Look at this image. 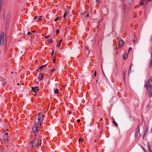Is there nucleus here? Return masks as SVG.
Masks as SVG:
<instances>
[{
  "label": "nucleus",
  "mask_w": 152,
  "mask_h": 152,
  "mask_svg": "<svg viewBox=\"0 0 152 152\" xmlns=\"http://www.w3.org/2000/svg\"><path fill=\"white\" fill-rule=\"evenodd\" d=\"M35 124L40 126L41 124V122L44 116L41 113H38L37 115L35 116Z\"/></svg>",
  "instance_id": "1"
},
{
  "label": "nucleus",
  "mask_w": 152,
  "mask_h": 152,
  "mask_svg": "<svg viewBox=\"0 0 152 152\" xmlns=\"http://www.w3.org/2000/svg\"><path fill=\"white\" fill-rule=\"evenodd\" d=\"M145 86L147 88V89L150 91L152 89V76L148 80V83L145 84Z\"/></svg>",
  "instance_id": "2"
},
{
  "label": "nucleus",
  "mask_w": 152,
  "mask_h": 152,
  "mask_svg": "<svg viewBox=\"0 0 152 152\" xmlns=\"http://www.w3.org/2000/svg\"><path fill=\"white\" fill-rule=\"evenodd\" d=\"M39 126L37 125L34 124L32 128V130L35 134V136H36L38 134Z\"/></svg>",
  "instance_id": "3"
},
{
  "label": "nucleus",
  "mask_w": 152,
  "mask_h": 152,
  "mask_svg": "<svg viewBox=\"0 0 152 152\" xmlns=\"http://www.w3.org/2000/svg\"><path fill=\"white\" fill-rule=\"evenodd\" d=\"M4 41V33L1 32L0 37V45H2Z\"/></svg>",
  "instance_id": "4"
},
{
  "label": "nucleus",
  "mask_w": 152,
  "mask_h": 152,
  "mask_svg": "<svg viewBox=\"0 0 152 152\" xmlns=\"http://www.w3.org/2000/svg\"><path fill=\"white\" fill-rule=\"evenodd\" d=\"M140 128L139 126L137 127L135 131V134L136 137L139 138L141 135V134L140 132Z\"/></svg>",
  "instance_id": "5"
},
{
  "label": "nucleus",
  "mask_w": 152,
  "mask_h": 152,
  "mask_svg": "<svg viewBox=\"0 0 152 152\" xmlns=\"http://www.w3.org/2000/svg\"><path fill=\"white\" fill-rule=\"evenodd\" d=\"M37 143H39V141L37 139H35L33 141L32 144V147H35L37 145Z\"/></svg>",
  "instance_id": "6"
},
{
  "label": "nucleus",
  "mask_w": 152,
  "mask_h": 152,
  "mask_svg": "<svg viewBox=\"0 0 152 152\" xmlns=\"http://www.w3.org/2000/svg\"><path fill=\"white\" fill-rule=\"evenodd\" d=\"M10 138V137L8 136V134L6 133L4 137V140L5 142H7Z\"/></svg>",
  "instance_id": "7"
},
{
  "label": "nucleus",
  "mask_w": 152,
  "mask_h": 152,
  "mask_svg": "<svg viewBox=\"0 0 152 152\" xmlns=\"http://www.w3.org/2000/svg\"><path fill=\"white\" fill-rule=\"evenodd\" d=\"M47 64H45V65H42L41 66L39 67L38 68L37 70V72H42V68L44 67Z\"/></svg>",
  "instance_id": "8"
},
{
  "label": "nucleus",
  "mask_w": 152,
  "mask_h": 152,
  "mask_svg": "<svg viewBox=\"0 0 152 152\" xmlns=\"http://www.w3.org/2000/svg\"><path fill=\"white\" fill-rule=\"evenodd\" d=\"M38 87L37 86H35L34 87H32V91L34 92L35 93H37L38 91Z\"/></svg>",
  "instance_id": "9"
},
{
  "label": "nucleus",
  "mask_w": 152,
  "mask_h": 152,
  "mask_svg": "<svg viewBox=\"0 0 152 152\" xmlns=\"http://www.w3.org/2000/svg\"><path fill=\"white\" fill-rule=\"evenodd\" d=\"M44 76V74L43 73H41L40 74L39 76L37 77L38 80L41 81L42 80V79L43 78Z\"/></svg>",
  "instance_id": "10"
},
{
  "label": "nucleus",
  "mask_w": 152,
  "mask_h": 152,
  "mask_svg": "<svg viewBox=\"0 0 152 152\" xmlns=\"http://www.w3.org/2000/svg\"><path fill=\"white\" fill-rule=\"evenodd\" d=\"M124 41L122 39L120 40L119 42V47L120 48H121L123 45Z\"/></svg>",
  "instance_id": "11"
},
{
  "label": "nucleus",
  "mask_w": 152,
  "mask_h": 152,
  "mask_svg": "<svg viewBox=\"0 0 152 152\" xmlns=\"http://www.w3.org/2000/svg\"><path fill=\"white\" fill-rule=\"evenodd\" d=\"M69 13V11L66 9L65 10V13L63 17L65 18L66 15H68Z\"/></svg>",
  "instance_id": "12"
},
{
  "label": "nucleus",
  "mask_w": 152,
  "mask_h": 152,
  "mask_svg": "<svg viewBox=\"0 0 152 152\" xmlns=\"http://www.w3.org/2000/svg\"><path fill=\"white\" fill-rule=\"evenodd\" d=\"M125 72L126 70H125L124 71V70H123V72L122 73L123 76V80L125 83Z\"/></svg>",
  "instance_id": "13"
},
{
  "label": "nucleus",
  "mask_w": 152,
  "mask_h": 152,
  "mask_svg": "<svg viewBox=\"0 0 152 152\" xmlns=\"http://www.w3.org/2000/svg\"><path fill=\"white\" fill-rule=\"evenodd\" d=\"M148 129L147 127H146L145 128L144 133L143 135V138H144V137L145 136L147 133V132L148 131Z\"/></svg>",
  "instance_id": "14"
},
{
  "label": "nucleus",
  "mask_w": 152,
  "mask_h": 152,
  "mask_svg": "<svg viewBox=\"0 0 152 152\" xmlns=\"http://www.w3.org/2000/svg\"><path fill=\"white\" fill-rule=\"evenodd\" d=\"M83 14L85 17H86L88 16L89 13L88 12H85L83 14Z\"/></svg>",
  "instance_id": "15"
},
{
  "label": "nucleus",
  "mask_w": 152,
  "mask_h": 152,
  "mask_svg": "<svg viewBox=\"0 0 152 152\" xmlns=\"http://www.w3.org/2000/svg\"><path fill=\"white\" fill-rule=\"evenodd\" d=\"M151 66H152V55H151V59L150 61V62L149 65V67H151Z\"/></svg>",
  "instance_id": "16"
},
{
  "label": "nucleus",
  "mask_w": 152,
  "mask_h": 152,
  "mask_svg": "<svg viewBox=\"0 0 152 152\" xmlns=\"http://www.w3.org/2000/svg\"><path fill=\"white\" fill-rule=\"evenodd\" d=\"M133 0H127L128 4H131L133 2Z\"/></svg>",
  "instance_id": "17"
},
{
  "label": "nucleus",
  "mask_w": 152,
  "mask_h": 152,
  "mask_svg": "<svg viewBox=\"0 0 152 152\" xmlns=\"http://www.w3.org/2000/svg\"><path fill=\"white\" fill-rule=\"evenodd\" d=\"M113 123L117 127L118 126V124L115 121L114 119L113 121Z\"/></svg>",
  "instance_id": "18"
},
{
  "label": "nucleus",
  "mask_w": 152,
  "mask_h": 152,
  "mask_svg": "<svg viewBox=\"0 0 152 152\" xmlns=\"http://www.w3.org/2000/svg\"><path fill=\"white\" fill-rule=\"evenodd\" d=\"M127 53H125L123 56V59H126L127 58Z\"/></svg>",
  "instance_id": "19"
},
{
  "label": "nucleus",
  "mask_w": 152,
  "mask_h": 152,
  "mask_svg": "<svg viewBox=\"0 0 152 152\" xmlns=\"http://www.w3.org/2000/svg\"><path fill=\"white\" fill-rule=\"evenodd\" d=\"M132 65V64H131V65L129 68V71H128V73L129 74L131 72V66Z\"/></svg>",
  "instance_id": "20"
},
{
  "label": "nucleus",
  "mask_w": 152,
  "mask_h": 152,
  "mask_svg": "<svg viewBox=\"0 0 152 152\" xmlns=\"http://www.w3.org/2000/svg\"><path fill=\"white\" fill-rule=\"evenodd\" d=\"M96 5H99L100 2L99 0H96Z\"/></svg>",
  "instance_id": "21"
},
{
  "label": "nucleus",
  "mask_w": 152,
  "mask_h": 152,
  "mask_svg": "<svg viewBox=\"0 0 152 152\" xmlns=\"http://www.w3.org/2000/svg\"><path fill=\"white\" fill-rule=\"evenodd\" d=\"M148 150L149 152H152V151L150 148V146L149 144H148Z\"/></svg>",
  "instance_id": "22"
},
{
  "label": "nucleus",
  "mask_w": 152,
  "mask_h": 152,
  "mask_svg": "<svg viewBox=\"0 0 152 152\" xmlns=\"http://www.w3.org/2000/svg\"><path fill=\"white\" fill-rule=\"evenodd\" d=\"M83 140L84 139L83 138H80L79 139L78 141L79 142L81 141V142H82Z\"/></svg>",
  "instance_id": "23"
},
{
  "label": "nucleus",
  "mask_w": 152,
  "mask_h": 152,
  "mask_svg": "<svg viewBox=\"0 0 152 152\" xmlns=\"http://www.w3.org/2000/svg\"><path fill=\"white\" fill-rule=\"evenodd\" d=\"M152 96V92H150L149 93V95H148V96L149 97H151Z\"/></svg>",
  "instance_id": "24"
},
{
  "label": "nucleus",
  "mask_w": 152,
  "mask_h": 152,
  "mask_svg": "<svg viewBox=\"0 0 152 152\" xmlns=\"http://www.w3.org/2000/svg\"><path fill=\"white\" fill-rule=\"evenodd\" d=\"M59 90L58 89H56L54 91V92L55 94H58V92Z\"/></svg>",
  "instance_id": "25"
},
{
  "label": "nucleus",
  "mask_w": 152,
  "mask_h": 152,
  "mask_svg": "<svg viewBox=\"0 0 152 152\" xmlns=\"http://www.w3.org/2000/svg\"><path fill=\"white\" fill-rule=\"evenodd\" d=\"M123 5L124 9H126V4L125 3H124V2Z\"/></svg>",
  "instance_id": "26"
},
{
  "label": "nucleus",
  "mask_w": 152,
  "mask_h": 152,
  "mask_svg": "<svg viewBox=\"0 0 152 152\" xmlns=\"http://www.w3.org/2000/svg\"><path fill=\"white\" fill-rule=\"evenodd\" d=\"M42 16H39V17L38 19L37 20V21H39L41 19H42Z\"/></svg>",
  "instance_id": "27"
},
{
  "label": "nucleus",
  "mask_w": 152,
  "mask_h": 152,
  "mask_svg": "<svg viewBox=\"0 0 152 152\" xmlns=\"http://www.w3.org/2000/svg\"><path fill=\"white\" fill-rule=\"evenodd\" d=\"M1 18L2 20H4L5 18L4 14V13H3L2 14Z\"/></svg>",
  "instance_id": "28"
},
{
  "label": "nucleus",
  "mask_w": 152,
  "mask_h": 152,
  "mask_svg": "<svg viewBox=\"0 0 152 152\" xmlns=\"http://www.w3.org/2000/svg\"><path fill=\"white\" fill-rule=\"evenodd\" d=\"M2 0H0V13H1V2Z\"/></svg>",
  "instance_id": "29"
},
{
  "label": "nucleus",
  "mask_w": 152,
  "mask_h": 152,
  "mask_svg": "<svg viewBox=\"0 0 152 152\" xmlns=\"http://www.w3.org/2000/svg\"><path fill=\"white\" fill-rule=\"evenodd\" d=\"M115 68H116L115 74L116 75L118 73V69H117V66L116 65L115 66Z\"/></svg>",
  "instance_id": "30"
},
{
  "label": "nucleus",
  "mask_w": 152,
  "mask_h": 152,
  "mask_svg": "<svg viewBox=\"0 0 152 152\" xmlns=\"http://www.w3.org/2000/svg\"><path fill=\"white\" fill-rule=\"evenodd\" d=\"M137 38L135 36V37L133 39V41L134 42H136L137 41Z\"/></svg>",
  "instance_id": "31"
},
{
  "label": "nucleus",
  "mask_w": 152,
  "mask_h": 152,
  "mask_svg": "<svg viewBox=\"0 0 152 152\" xmlns=\"http://www.w3.org/2000/svg\"><path fill=\"white\" fill-rule=\"evenodd\" d=\"M149 106H150V105L149 104L147 106L146 109H147V110H149V109H150V107Z\"/></svg>",
  "instance_id": "32"
},
{
  "label": "nucleus",
  "mask_w": 152,
  "mask_h": 152,
  "mask_svg": "<svg viewBox=\"0 0 152 152\" xmlns=\"http://www.w3.org/2000/svg\"><path fill=\"white\" fill-rule=\"evenodd\" d=\"M144 4V2L141 1V2L139 4L140 5H143Z\"/></svg>",
  "instance_id": "33"
},
{
  "label": "nucleus",
  "mask_w": 152,
  "mask_h": 152,
  "mask_svg": "<svg viewBox=\"0 0 152 152\" xmlns=\"http://www.w3.org/2000/svg\"><path fill=\"white\" fill-rule=\"evenodd\" d=\"M60 42H58L57 44V47H60Z\"/></svg>",
  "instance_id": "34"
},
{
  "label": "nucleus",
  "mask_w": 152,
  "mask_h": 152,
  "mask_svg": "<svg viewBox=\"0 0 152 152\" xmlns=\"http://www.w3.org/2000/svg\"><path fill=\"white\" fill-rule=\"evenodd\" d=\"M49 42L50 43H52L53 42V41L51 39H49Z\"/></svg>",
  "instance_id": "35"
},
{
  "label": "nucleus",
  "mask_w": 152,
  "mask_h": 152,
  "mask_svg": "<svg viewBox=\"0 0 152 152\" xmlns=\"http://www.w3.org/2000/svg\"><path fill=\"white\" fill-rule=\"evenodd\" d=\"M59 20V18H56V19H54V21L55 22H56L57 21V20Z\"/></svg>",
  "instance_id": "36"
},
{
  "label": "nucleus",
  "mask_w": 152,
  "mask_h": 152,
  "mask_svg": "<svg viewBox=\"0 0 152 152\" xmlns=\"http://www.w3.org/2000/svg\"><path fill=\"white\" fill-rule=\"evenodd\" d=\"M148 0H144V4L145 3V4H146L148 2Z\"/></svg>",
  "instance_id": "37"
},
{
  "label": "nucleus",
  "mask_w": 152,
  "mask_h": 152,
  "mask_svg": "<svg viewBox=\"0 0 152 152\" xmlns=\"http://www.w3.org/2000/svg\"><path fill=\"white\" fill-rule=\"evenodd\" d=\"M6 82H3L2 83V85L3 86H5L6 84Z\"/></svg>",
  "instance_id": "38"
},
{
  "label": "nucleus",
  "mask_w": 152,
  "mask_h": 152,
  "mask_svg": "<svg viewBox=\"0 0 152 152\" xmlns=\"http://www.w3.org/2000/svg\"><path fill=\"white\" fill-rule=\"evenodd\" d=\"M50 36V35H48L47 36H45V38L47 39V38H48Z\"/></svg>",
  "instance_id": "39"
},
{
  "label": "nucleus",
  "mask_w": 152,
  "mask_h": 152,
  "mask_svg": "<svg viewBox=\"0 0 152 152\" xmlns=\"http://www.w3.org/2000/svg\"><path fill=\"white\" fill-rule=\"evenodd\" d=\"M59 31L58 29H57L56 31V34H58L59 33Z\"/></svg>",
  "instance_id": "40"
},
{
  "label": "nucleus",
  "mask_w": 152,
  "mask_h": 152,
  "mask_svg": "<svg viewBox=\"0 0 152 152\" xmlns=\"http://www.w3.org/2000/svg\"><path fill=\"white\" fill-rule=\"evenodd\" d=\"M132 48H131V47L129 48V52H128L129 53L130 50H132Z\"/></svg>",
  "instance_id": "41"
},
{
  "label": "nucleus",
  "mask_w": 152,
  "mask_h": 152,
  "mask_svg": "<svg viewBox=\"0 0 152 152\" xmlns=\"http://www.w3.org/2000/svg\"><path fill=\"white\" fill-rule=\"evenodd\" d=\"M3 79L2 77H0V80L1 81H4L3 80Z\"/></svg>",
  "instance_id": "42"
},
{
  "label": "nucleus",
  "mask_w": 152,
  "mask_h": 152,
  "mask_svg": "<svg viewBox=\"0 0 152 152\" xmlns=\"http://www.w3.org/2000/svg\"><path fill=\"white\" fill-rule=\"evenodd\" d=\"M96 71H95L94 73V76H96Z\"/></svg>",
  "instance_id": "43"
},
{
  "label": "nucleus",
  "mask_w": 152,
  "mask_h": 152,
  "mask_svg": "<svg viewBox=\"0 0 152 152\" xmlns=\"http://www.w3.org/2000/svg\"><path fill=\"white\" fill-rule=\"evenodd\" d=\"M27 34L28 35H31L32 34V33L30 32H28Z\"/></svg>",
  "instance_id": "44"
},
{
  "label": "nucleus",
  "mask_w": 152,
  "mask_h": 152,
  "mask_svg": "<svg viewBox=\"0 0 152 152\" xmlns=\"http://www.w3.org/2000/svg\"><path fill=\"white\" fill-rule=\"evenodd\" d=\"M55 56L54 57V60L53 61V63H54L55 62Z\"/></svg>",
  "instance_id": "45"
},
{
  "label": "nucleus",
  "mask_w": 152,
  "mask_h": 152,
  "mask_svg": "<svg viewBox=\"0 0 152 152\" xmlns=\"http://www.w3.org/2000/svg\"><path fill=\"white\" fill-rule=\"evenodd\" d=\"M55 70L54 69H53L52 70V72H53Z\"/></svg>",
  "instance_id": "46"
},
{
  "label": "nucleus",
  "mask_w": 152,
  "mask_h": 152,
  "mask_svg": "<svg viewBox=\"0 0 152 152\" xmlns=\"http://www.w3.org/2000/svg\"><path fill=\"white\" fill-rule=\"evenodd\" d=\"M53 53H54V51H53V50L52 51V54H51V56L53 55Z\"/></svg>",
  "instance_id": "47"
},
{
  "label": "nucleus",
  "mask_w": 152,
  "mask_h": 152,
  "mask_svg": "<svg viewBox=\"0 0 152 152\" xmlns=\"http://www.w3.org/2000/svg\"><path fill=\"white\" fill-rule=\"evenodd\" d=\"M80 120L79 119H78L77 121V122H80Z\"/></svg>",
  "instance_id": "48"
},
{
  "label": "nucleus",
  "mask_w": 152,
  "mask_h": 152,
  "mask_svg": "<svg viewBox=\"0 0 152 152\" xmlns=\"http://www.w3.org/2000/svg\"><path fill=\"white\" fill-rule=\"evenodd\" d=\"M62 39H61V40H60V41L59 42H60V43H61V42H62Z\"/></svg>",
  "instance_id": "49"
},
{
  "label": "nucleus",
  "mask_w": 152,
  "mask_h": 152,
  "mask_svg": "<svg viewBox=\"0 0 152 152\" xmlns=\"http://www.w3.org/2000/svg\"><path fill=\"white\" fill-rule=\"evenodd\" d=\"M37 17H35V18H34V19H37Z\"/></svg>",
  "instance_id": "50"
},
{
  "label": "nucleus",
  "mask_w": 152,
  "mask_h": 152,
  "mask_svg": "<svg viewBox=\"0 0 152 152\" xmlns=\"http://www.w3.org/2000/svg\"><path fill=\"white\" fill-rule=\"evenodd\" d=\"M32 32H33V33H35L36 32V31H32Z\"/></svg>",
  "instance_id": "51"
},
{
  "label": "nucleus",
  "mask_w": 152,
  "mask_h": 152,
  "mask_svg": "<svg viewBox=\"0 0 152 152\" xmlns=\"http://www.w3.org/2000/svg\"><path fill=\"white\" fill-rule=\"evenodd\" d=\"M2 140L1 139L0 137V142Z\"/></svg>",
  "instance_id": "52"
},
{
  "label": "nucleus",
  "mask_w": 152,
  "mask_h": 152,
  "mask_svg": "<svg viewBox=\"0 0 152 152\" xmlns=\"http://www.w3.org/2000/svg\"><path fill=\"white\" fill-rule=\"evenodd\" d=\"M7 25H6V28H7Z\"/></svg>",
  "instance_id": "53"
},
{
  "label": "nucleus",
  "mask_w": 152,
  "mask_h": 152,
  "mask_svg": "<svg viewBox=\"0 0 152 152\" xmlns=\"http://www.w3.org/2000/svg\"><path fill=\"white\" fill-rule=\"evenodd\" d=\"M100 120H101V121H102V118H101V119H100Z\"/></svg>",
  "instance_id": "54"
},
{
  "label": "nucleus",
  "mask_w": 152,
  "mask_h": 152,
  "mask_svg": "<svg viewBox=\"0 0 152 152\" xmlns=\"http://www.w3.org/2000/svg\"><path fill=\"white\" fill-rule=\"evenodd\" d=\"M11 73L12 74H13V72H12Z\"/></svg>",
  "instance_id": "55"
},
{
  "label": "nucleus",
  "mask_w": 152,
  "mask_h": 152,
  "mask_svg": "<svg viewBox=\"0 0 152 152\" xmlns=\"http://www.w3.org/2000/svg\"><path fill=\"white\" fill-rule=\"evenodd\" d=\"M143 148V149L145 151V149H144V148Z\"/></svg>",
  "instance_id": "56"
},
{
  "label": "nucleus",
  "mask_w": 152,
  "mask_h": 152,
  "mask_svg": "<svg viewBox=\"0 0 152 152\" xmlns=\"http://www.w3.org/2000/svg\"><path fill=\"white\" fill-rule=\"evenodd\" d=\"M86 49L87 50H88V48H86Z\"/></svg>",
  "instance_id": "57"
},
{
  "label": "nucleus",
  "mask_w": 152,
  "mask_h": 152,
  "mask_svg": "<svg viewBox=\"0 0 152 152\" xmlns=\"http://www.w3.org/2000/svg\"><path fill=\"white\" fill-rule=\"evenodd\" d=\"M17 85H19V83H17Z\"/></svg>",
  "instance_id": "58"
},
{
  "label": "nucleus",
  "mask_w": 152,
  "mask_h": 152,
  "mask_svg": "<svg viewBox=\"0 0 152 152\" xmlns=\"http://www.w3.org/2000/svg\"><path fill=\"white\" fill-rule=\"evenodd\" d=\"M94 142H96V140H95Z\"/></svg>",
  "instance_id": "59"
},
{
  "label": "nucleus",
  "mask_w": 152,
  "mask_h": 152,
  "mask_svg": "<svg viewBox=\"0 0 152 152\" xmlns=\"http://www.w3.org/2000/svg\"><path fill=\"white\" fill-rule=\"evenodd\" d=\"M69 113H70V114H71V112H70Z\"/></svg>",
  "instance_id": "60"
}]
</instances>
